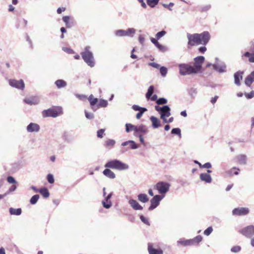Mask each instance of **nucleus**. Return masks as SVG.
I'll use <instances>...</instances> for the list:
<instances>
[{
    "label": "nucleus",
    "instance_id": "f257e3e1",
    "mask_svg": "<svg viewBox=\"0 0 254 254\" xmlns=\"http://www.w3.org/2000/svg\"><path fill=\"white\" fill-rule=\"evenodd\" d=\"M104 166L106 169L103 171V174L106 177L112 179L116 178V175L109 168L119 171H125L129 169V166L127 164L118 159H114L107 162Z\"/></svg>",
    "mask_w": 254,
    "mask_h": 254
},
{
    "label": "nucleus",
    "instance_id": "f03ea898",
    "mask_svg": "<svg viewBox=\"0 0 254 254\" xmlns=\"http://www.w3.org/2000/svg\"><path fill=\"white\" fill-rule=\"evenodd\" d=\"M188 45L191 46L202 44L205 45L209 41L210 36L208 32L204 31L201 34H187Z\"/></svg>",
    "mask_w": 254,
    "mask_h": 254
},
{
    "label": "nucleus",
    "instance_id": "7ed1b4c3",
    "mask_svg": "<svg viewBox=\"0 0 254 254\" xmlns=\"http://www.w3.org/2000/svg\"><path fill=\"white\" fill-rule=\"evenodd\" d=\"M81 57L87 65L91 67L95 65L94 56L90 46H86L81 53Z\"/></svg>",
    "mask_w": 254,
    "mask_h": 254
},
{
    "label": "nucleus",
    "instance_id": "20e7f679",
    "mask_svg": "<svg viewBox=\"0 0 254 254\" xmlns=\"http://www.w3.org/2000/svg\"><path fill=\"white\" fill-rule=\"evenodd\" d=\"M179 72L181 75H186L195 74L193 66L186 64H181L178 65Z\"/></svg>",
    "mask_w": 254,
    "mask_h": 254
},
{
    "label": "nucleus",
    "instance_id": "39448f33",
    "mask_svg": "<svg viewBox=\"0 0 254 254\" xmlns=\"http://www.w3.org/2000/svg\"><path fill=\"white\" fill-rule=\"evenodd\" d=\"M136 32V30L133 28H128L126 30L120 29L115 31V35L117 37L127 36L132 37Z\"/></svg>",
    "mask_w": 254,
    "mask_h": 254
},
{
    "label": "nucleus",
    "instance_id": "423d86ee",
    "mask_svg": "<svg viewBox=\"0 0 254 254\" xmlns=\"http://www.w3.org/2000/svg\"><path fill=\"white\" fill-rule=\"evenodd\" d=\"M171 185L169 183L165 182H159L154 186L160 194H165L170 189Z\"/></svg>",
    "mask_w": 254,
    "mask_h": 254
},
{
    "label": "nucleus",
    "instance_id": "0eeeda50",
    "mask_svg": "<svg viewBox=\"0 0 254 254\" xmlns=\"http://www.w3.org/2000/svg\"><path fill=\"white\" fill-rule=\"evenodd\" d=\"M62 114V109L61 108L57 109H49L44 110L42 112V116L44 118L48 117L56 118Z\"/></svg>",
    "mask_w": 254,
    "mask_h": 254
},
{
    "label": "nucleus",
    "instance_id": "6e6552de",
    "mask_svg": "<svg viewBox=\"0 0 254 254\" xmlns=\"http://www.w3.org/2000/svg\"><path fill=\"white\" fill-rule=\"evenodd\" d=\"M215 60V63L212 65L214 69L219 73L226 72V65L223 62L219 60L218 58H216Z\"/></svg>",
    "mask_w": 254,
    "mask_h": 254
},
{
    "label": "nucleus",
    "instance_id": "1a4fd4ad",
    "mask_svg": "<svg viewBox=\"0 0 254 254\" xmlns=\"http://www.w3.org/2000/svg\"><path fill=\"white\" fill-rule=\"evenodd\" d=\"M239 232L247 238H251L254 236V226L249 225L241 229Z\"/></svg>",
    "mask_w": 254,
    "mask_h": 254
},
{
    "label": "nucleus",
    "instance_id": "9d476101",
    "mask_svg": "<svg viewBox=\"0 0 254 254\" xmlns=\"http://www.w3.org/2000/svg\"><path fill=\"white\" fill-rule=\"evenodd\" d=\"M204 59H205L203 56H198L194 58L193 69H194V71L196 73L200 71L202 67V64L204 61Z\"/></svg>",
    "mask_w": 254,
    "mask_h": 254
},
{
    "label": "nucleus",
    "instance_id": "9b49d317",
    "mask_svg": "<svg viewBox=\"0 0 254 254\" xmlns=\"http://www.w3.org/2000/svg\"><path fill=\"white\" fill-rule=\"evenodd\" d=\"M164 195H156L151 200V205L149 207V210H152L156 208L159 204L160 201L164 198Z\"/></svg>",
    "mask_w": 254,
    "mask_h": 254
},
{
    "label": "nucleus",
    "instance_id": "f8f14e48",
    "mask_svg": "<svg viewBox=\"0 0 254 254\" xmlns=\"http://www.w3.org/2000/svg\"><path fill=\"white\" fill-rule=\"evenodd\" d=\"M9 85L18 89L23 90L25 87V84L23 80L22 79L16 80L15 79H10L9 80Z\"/></svg>",
    "mask_w": 254,
    "mask_h": 254
},
{
    "label": "nucleus",
    "instance_id": "ddd939ff",
    "mask_svg": "<svg viewBox=\"0 0 254 254\" xmlns=\"http://www.w3.org/2000/svg\"><path fill=\"white\" fill-rule=\"evenodd\" d=\"M249 209L245 207L236 208L233 210L232 214L234 215L242 216L248 214Z\"/></svg>",
    "mask_w": 254,
    "mask_h": 254
},
{
    "label": "nucleus",
    "instance_id": "4468645a",
    "mask_svg": "<svg viewBox=\"0 0 254 254\" xmlns=\"http://www.w3.org/2000/svg\"><path fill=\"white\" fill-rule=\"evenodd\" d=\"M40 129L39 125L36 123H31L26 127V130L28 132H37Z\"/></svg>",
    "mask_w": 254,
    "mask_h": 254
},
{
    "label": "nucleus",
    "instance_id": "2eb2a0df",
    "mask_svg": "<svg viewBox=\"0 0 254 254\" xmlns=\"http://www.w3.org/2000/svg\"><path fill=\"white\" fill-rule=\"evenodd\" d=\"M147 250L149 254H163V251L161 249H155L152 244H148Z\"/></svg>",
    "mask_w": 254,
    "mask_h": 254
},
{
    "label": "nucleus",
    "instance_id": "dca6fc26",
    "mask_svg": "<svg viewBox=\"0 0 254 254\" xmlns=\"http://www.w3.org/2000/svg\"><path fill=\"white\" fill-rule=\"evenodd\" d=\"M132 109L134 111H139V112L137 113L136 118L137 119H139L142 116L143 114L147 111L145 108L140 107L138 105H134L132 106Z\"/></svg>",
    "mask_w": 254,
    "mask_h": 254
},
{
    "label": "nucleus",
    "instance_id": "f3484780",
    "mask_svg": "<svg viewBox=\"0 0 254 254\" xmlns=\"http://www.w3.org/2000/svg\"><path fill=\"white\" fill-rule=\"evenodd\" d=\"M128 203L131 207L135 210H142L143 207L135 199H130L128 201Z\"/></svg>",
    "mask_w": 254,
    "mask_h": 254
},
{
    "label": "nucleus",
    "instance_id": "a211bd4d",
    "mask_svg": "<svg viewBox=\"0 0 254 254\" xmlns=\"http://www.w3.org/2000/svg\"><path fill=\"white\" fill-rule=\"evenodd\" d=\"M122 146H126L128 145V148L135 149L138 148V145L133 140H128L122 143Z\"/></svg>",
    "mask_w": 254,
    "mask_h": 254
},
{
    "label": "nucleus",
    "instance_id": "6ab92c4d",
    "mask_svg": "<svg viewBox=\"0 0 254 254\" xmlns=\"http://www.w3.org/2000/svg\"><path fill=\"white\" fill-rule=\"evenodd\" d=\"M243 71H237L234 74L235 83L238 86L240 85V81L242 79Z\"/></svg>",
    "mask_w": 254,
    "mask_h": 254
},
{
    "label": "nucleus",
    "instance_id": "aec40b11",
    "mask_svg": "<svg viewBox=\"0 0 254 254\" xmlns=\"http://www.w3.org/2000/svg\"><path fill=\"white\" fill-rule=\"evenodd\" d=\"M200 179L206 183H210L212 182L211 176L207 173H202L200 175Z\"/></svg>",
    "mask_w": 254,
    "mask_h": 254
},
{
    "label": "nucleus",
    "instance_id": "412c9836",
    "mask_svg": "<svg viewBox=\"0 0 254 254\" xmlns=\"http://www.w3.org/2000/svg\"><path fill=\"white\" fill-rule=\"evenodd\" d=\"M150 120L152 123V126L154 128H157L161 126L160 121L154 116H151Z\"/></svg>",
    "mask_w": 254,
    "mask_h": 254
},
{
    "label": "nucleus",
    "instance_id": "4be33fe9",
    "mask_svg": "<svg viewBox=\"0 0 254 254\" xmlns=\"http://www.w3.org/2000/svg\"><path fill=\"white\" fill-rule=\"evenodd\" d=\"M254 81V71L252 72L245 79V83L248 86H250Z\"/></svg>",
    "mask_w": 254,
    "mask_h": 254
},
{
    "label": "nucleus",
    "instance_id": "5701e85b",
    "mask_svg": "<svg viewBox=\"0 0 254 254\" xmlns=\"http://www.w3.org/2000/svg\"><path fill=\"white\" fill-rule=\"evenodd\" d=\"M24 101L26 104L31 105H37L40 102L39 99L38 98H36V97H33L31 98L25 99L24 100Z\"/></svg>",
    "mask_w": 254,
    "mask_h": 254
},
{
    "label": "nucleus",
    "instance_id": "b1692460",
    "mask_svg": "<svg viewBox=\"0 0 254 254\" xmlns=\"http://www.w3.org/2000/svg\"><path fill=\"white\" fill-rule=\"evenodd\" d=\"M202 240L200 235H198L193 239H190V246L197 245Z\"/></svg>",
    "mask_w": 254,
    "mask_h": 254
},
{
    "label": "nucleus",
    "instance_id": "393cba45",
    "mask_svg": "<svg viewBox=\"0 0 254 254\" xmlns=\"http://www.w3.org/2000/svg\"><path fill=\"white\" fill-rule=\"evenodd\" d=\"M162 109V111L161 112V113H160V116H161V115H163L164 116V117H168L171 115V110L170 107L168 105H165L163 106Z\"/></svg>",
    "mask_w": 254,
    "mask_h": 254
},
{
    "label": "nucleus",
    "instance_id": "a878e982",
    "mask_svg": "<svg viewBox=\"0 0 254 254\" xmlns=\"http://www.w3.org/2000/svg\"><path fill=\"white\" fill-rule=\"evenodd\" d=\"M237 161L240 164H246L247 162V156L245 155L241 154L236 157Z\"/></svg>",
    "mask_w": 254,
    "mask_h": 254
},
{
    "label": "nucleus",
    "instance_id": "bb28decb",
    "mask_svg": "<svg viewBox=\"0 0 254 254\" xmlns=\"http://www.w3.org/2000/svg\"><path fill=\"white\" fill-rule=\"evenodd\" d=\"M55 84L59 89L64 88L67 85L66 82L63 79H58L56 80Z\"/></svg>",
    "mask_w": 254,
    "mask_h": 254
},
{
    "label": "nucleus",
    "instance_id": "cd10ccee",
    "mask_svg": "<svg viewBox=\"0 0 254 254\" xmlns=\"http://www.w3.org/2000/svg\"><path fill=\"white\" fill-rule=\"evenodd\" d=\"M178 246L182 245L183 246H190V240L184 239H180L177 242Z\"/></svg>",
    "mask_w": 254,
    "mask_h": 254
},
{
    "label": "nucleus",
    "instance_id": "c85d7f7f",
    "mask_svg": "<svg viewBox=\"0 0 254 254\" xmlns=\"http://www.w3.org/2000/svg\"><path fill=\"white\" fill-rule=\"evenodd\" d=\"M148 132L147 127L144 125H140L138 126L137 133L146 134Z\"/></svg>",
    "mask_w": 254,
    "mask_h": 254
},
{
    "label": "nucleus",
    "instance_id": "c756f323",
    "mask_svg": "<svg viewBox=\"0 0 254 254\" xmlns=\"http://www.w3.org/2000/svg\"><path fill=\"white\" fill-rule=\"evenodd\" d=\"M137 198L139 201L143 203L147 202L149 200V198L147 194L145 193L139 194L137 196Z\"/></svg>",
    "mask_w": 254,
    "mask_h": 254
},
{
    "label": "nucleus",
    "instance_id": "7c9ffc66",
    "mask_svg": "<svg viewBox=\"0 0 254 254\" xmlns=\"http://www.w3.org/2000/svg\"><path fill=\"white\" fill-rule=\"evenodd\" d=\"M9 213L11 215H20L22 213V210L21 208H13L11 207L9 208Z\"/></svg>",
    "mask_w": 254,
    "mask_h": 254
},
{
    "label": "nucleus",
    "instance_id": "2f4dec72",
    "mask_svg": "<svg viewBox=\"0 0 254 254\" xmlns=\"http://www.w3.org/2000/svg\"><path fill=\"white\" fill-rule=\"evenodd\" d=\"M70 17L68 16H64L63 17V21L65 23V25L68 28H70L72 25V22H70Z\"/></svg>",
    "mask_w": 254,
    "mask_h": 254
},
{
    "label": "nucleus",
    "instance_id": "473e14b6",
    "mask_svg": "<svg viewBox=\"0 0 254 254\" xmlns=\"http://www.w3.org/2000/svg\"><path fill=\"white\" fill-rule=\"evenodd\" d=\"M39 192L45 198H47L50 195L49 192L47 188H44L41 189L39 190Z\"/></svg>",
    "mask_w": 254,
    "mask_h": 254
},
{
    "label": "nucleus",
    "instance_id": "72a5a7b5",
    "mask_svg": "<svg viewBox=\"0 0 254 254\" xmlns=\"http://www.w3.org/2000/svg\"><path fill=\"white\" fill-rule=\"evenodd\" d=\"M102 204L104 207L108 209L111 207L112 202L111 200L106 199V198L105 197V199L102 201Z\"/></svg>",
    "mask_w": 254,
    "mask_h": 254
},
{
    "label": "nucleus",
    "instance_id": "f704fd0d",
    "mask_svg": "<svg viewBox=\"0 0 254 254\" xmlns=\"http://www.w3.org/2000/svg\"><path fill=\"white\" fill-rule=\"evenodd\" d=\"M154 92V86L151 85L149 86L147 92L146 93V98L147 100L149 99Z\"/></svg>",
    "mask_w": 254,
    "mask_h": 254
},
{
    "label": "nucleus",
    "instance_id": "c9c22d12",
    "mask_svg": "<svg viewBox=\"0 0 254 254\" xmlns=\"http://www.w3.org/2000/svg\"><path fill=\"white\" fill-rule=\"evenodd\" d=\"M116 141L114 139H108L105 142V146L106 147L112 148L115 144Z\"/></svg>",
    "mask_w": 254,
    "mask_h": 254
},
{
    "label": "nucleus",
    "instance_id": "e433bc0d",
    "mask_svg": "<svg viewBox=\"0 0 254 254\" xmlns=\"http://www.w3.org/2000/svg\"><path fill=\"white\" fill-rule=\"evenodd\" d=\"M88 100L91 106H94L98 102L97 98H94L92 94L89 96Z\"/></svg>",
    "mask_w": 254,
    "mask_h": 254
},
{
    "label": "nucleus",
    "instance_id": "4c0bfd02",
    "mask_svg": "<svg viewBox=\"0 0 254 254\" xmlns=\"http://www.w3.org/2000/svg\"><path fill=\"white\" fill-rule=\"evenodd\" d=\"M159 1V0H147V3L151 7H154L158 4Z\"/></svg>",
    "mask_w": 254,
    "mask_h": 254
},
{
    "label": "nucleus",
    "instance_id": "58836bf2",
    "mask_svg": "<svg viewBox=\"0 0 254 254\" xmlns=\"http://www.w3.org/2000/svg\"><path fill=\"white\" fill-rule=\"evenodd\" d=\"M197 90L194 88H191L189 90V95L193 98H194L195 97V96L197 94Z\"/></svg>",
    "mask_w": 254,
    "mask_h": 254
},
{
    "label": "nucleus",
    "instance_id": "ea45409f",
    "mask_svg": "<svg viewBox=\"0 0 254 254\" xmlns=\"http://www.w3.org/2000/svg\"><path fill=\"white\" fill-rule=\"evenodd\" d=\"M39 198V195L38 194H35L33 195L30 199V202L32 204H35L37 203Z\"/></svg>",
    "mask_w": 254,
    "mask_h": 254
},
{
    "label": "nucleus",
    "instance_id": "a19ab883",
    "mask_svg": "<svg viewBox=\"0 0 254 254\" xmlns=\"http://www.w3.org/2000/svg\"><path fill=\"white\" fill-rule=\"evenodd\" d=\"M171 133L174 134L178 135L180 137H181V130L179 128H174L171 130Z\"/></svg>",
    "mask_w": 254,
    "mask_h": 254
},
{
    "label": "nucleus",
    "instance_id": "79ce46f5",
    "mask_svg": "<svg viewBox=\"0 0 254 254\" xmlns=\"http://www.w3.org/2000/svg\"><path fill=\"white\" fill-rule=\"evenodd\" d=\"M167 68L165 66H161L160 68V72L163 77H165L167 73Z\"/></svg>",
    "mask_w": 254,
    "mask_h": 254
},
{
    "label": "nucleus",
    "instance_id": "37998d69",
    "mask_svg": "<svg viewBox=\"0 0 254 254\" xmlns=\"http://www.w3.org/2000/svg\"><path fill=\"white\" fill-rule=\"evenodd\" d=\"M166 34V32L164 30H162L160 32L157 33L155 35L156 38L157 40L160 39L161 38L165 36Z\"/></svg>",
    "mask_w": 254,
    "mask_h": 254
},
{
    "label": "nucleus",
    "instance_id": "c03bdc74",
    "mask_svg": "<svg viewBox=\"0 0 254 254\" xmlns=\"http://www.w3.org/2000/svg\"><path fill=\"white\" fill-rule=\"evenodd\" d=\"M133 127H134V125L131 124H129V123L126 124V131L127 132H129L131 131H132Z\"/></svg>",
    "mask_w": 254,
    "mask_h": 254
},
{
    "label": "nucleus",
    "instance_id": "a18cd8bd",
    "mask_svg": "<svg viewBox=\"0 0 254 254\" xmlns=\"http://www.w3.org/2000/svg\"><path fill=\"white\" fill-rule=\"evenodd\" d=\"M108 104V103L107 100L101 99L98 104V106L99 107H106L107 106Z\"/></svg>",
    "mask_w": 254,
    "mask_h": 254
},
{
    "label": "nucleus",
    "instance_id": "49530a36",
    "mask_svg": "<svg viewBox=\"0 0 254 254\" xmlns=\"http://www.w3.org/2000/svg\"><path fill=\"white\" fill-rule=\"evenodd\" d=\"M85 115L87 119L91 120L94 117V114L92 113L88 112L86 110H85Z\"/></svg>",
    "mask_w": 254,
    "mask_h": 254
},
{
    "label": "nucleus",
    "instance_id": "de8ad7c7",
    "mask_svg": "<svg viewBox=\"0 0 254 254\" xmlns=\"http://www.w3.org/2000/svg\"><path fill=\"white\" fill-rule=\"evenodd\" d=\"M167 102V99L164 98H160L156 101V103L158 105L165 104Z\"/></svg>",
    "mask_w": 254,
    "mask_h": 254
},
{
    "label": "nucleus",
    "instance_id": "09e8293b",
    "mask_svg": "<svg viewBox=\"0 0 254 254\" xmlns=\"http://www.w3.org/2000/svg\"><path fill=\"white\" fill-rule=\"evenodd\" d=\"M213 231V228L211 226L208 227L204 231V234L206 236H209Z\"/></svg>",
    "mask_w": 254,
    "mask_h": 254
},
{
    "label": "nucleus",
    "instance_id": "8fccbe9b",
    "mask_svg": "<svg viewBox=\"0 0 254 254\" xmlns=\"http://www.w3.org/2000/svg\"><path fill=\"white\" fill-rule=\"evenodd\" d=\"M155 46H156V47H157V48H158L160 51H162V52H165V51H166V50H167L166 48L164 46H163V45H161V44H159V43H158L156 44V45H155Z\"/></svg>",
    "mask_w": 254,
    "mask_h": 254
},
{
    "label": "nucleus",
    "instance_id": "3c124183",
    "mask_svg": "<svg viewBox=\"0 0 254 254\" xmlns=\"http://www.w3.org/2000/svg\"><path fill=\"white\" fill-rule=\"evenodd\" d=\"M47 180L49 183L53 184L55 181L53 175L51 174H48L47 175Z\"/></svg>",
    "mask_w": 254,
    "mask_h": 254
},
{
    "label": "nucleus",
    "instance_id": "603ef678",
    "mask_svg": "<svg viewBox=\"0 0 254 254\" xmlns=\"http://www.w3.org/2000/svg\"><path fill=\"white\" fill-rule=\"evenodd\" d=\"M241 250V248L239 246H236L232 247L231 249V251L233 253H238Z\"/></svg>",
    "mask_w": 254,
    "mask_h": 254
},
{
    "label": "nucleus",
    "instance_id": "864d4df0",
    "mask_svg": "<svg viewBox=\"0 0 254 254\" xmlns=\"http://www.w3.org/2000/svg\"><path fill=\"white\" fill-rule=\"evenodd\" d=\"M75 96L79 100L82 101L85 100L87 99V96L83 94H76Z\"/></svg>",
    "mask_w": 254,
    "mask_h": 254
},
{
    "label": "nucleus",
    "instance_id": "5fc2aeb1",
    "mask_svg": "<svg viewBox=\"0 0 254 254\" xmlns=\"http://www.w3.org/2000/svg\"><path fill=\"white\" fill-rule=\"evenodd\" d=\"M104 131H105L104 129H99L97 132V137L99 138H102L103 136V134L104 133Z\"/></svg>",
    "mask_w": 254,
    "mask_h": 254
},
{
    "label": "nucleus",
    "instance_id": "6e6d98bb",
    "mask_svg": "<svg viewBox=\"0 0 254 254\" xmlns=\"http://www.w3.org/2000/svg\"><path fill=\"white\" fill-rule=\"evenodd\" d=\"M62 50L68 53V54H73L74 53V52L73 51V50H72L71 49L69 48H67V47H63L62 48Z\"/></svg>",
    "mask_w": 254,
    "mask_h": 254
},
{
    "label": "nucleus",
    "instance_id": "4d7b16f0",
    "mask_svg": "<svg viewBox=\"0 0 254 254\" xmlns=\"http://www.w3.org/2000/svg\"><path fill=\"white\" fill-rule=\"evenodd\" d=\"M7 181L9 184H15L16 183L15 179L12 176H8Z\"/></svg>",
    "mask_w": 254,
    "mask_h": 254
},
{
    "label": "nucleus",
    "instance_id": "13d9d810",
    "mask_svg": "<svg viewBox=\"0 0 254 254\" xmlns=\"http://www.w3.org/2000/svg\"><path fill=\"white\" fill-rule=\"evenodd\" d=\"M245 95L247 99H251L254 97V91H252L249 93H245Z\"/></svg>",
    "mask_w": 254,
    "mask_h": 254
},
{
    "label": "nucleus",
    "instance_id": "bf43d9fd",
    "mask_svg": "<svg viewBox=\"0 0 254 254\" xmlns=\"http://www.w3.org/2000/svg\"><path fill=\"white\" fill-rule=\"evenodd\" d=\"M140 219H141V220L145 224L148 225H149L150 224H149V221L148 220L147 218L144 217L143 215H140Z\"/></svg>",
    "mask_w": 254,
    "mask_h": 254
},
{
    "label": "nucleus",
    "instance_id": "052dcab7",
    "mask_svg": "<svg viewBox=\"0 0 254 254\" xmlns=\"http://www.w3.org/2000/svg\"><path fill=\"white\" fill-rule=\"evenodd\" d=\"M174 5V3L173 2H170L168 4H165V3L163 4V6L164 7L168 8L170 11H171L172 10V8H171V6H173Z\"/></svg>",
    "mask_w": 254,
    "mask_h": 254
},
{
    "label": "nucleus",
    "instance_id": "680f3d73",
    "mask_svg": "<svg viewBox=\"0 0 254 254\" xmlns=\"http://www.w3.org/2000/svg\"><path fill=\"white\" fill-rule=\"evenodd\" d=\"M212 166L210 163L207 162L202 165L201 168L209 169L211 168Z\"/></svg>",
    "mask_w": 254,
    "mask_h": 254
},
{
    "label": "nucleus",
    "instance_id": "e2e57ef3",
    "mask_svg": "<svg viewBox=\"0 0 254 254\" xmlns=\"http://www.w3.org/2000/svg\"><path fill=\"white\" fill-rule=\"evenodd\" d=\"M149 65L155 68H159L160 67V65L155 63H150Z\"/></svg>",
    "mask_w": 254,
    "mask_h": 254
},
{
    "label": "nucleus",
    "instance_id": "0e129e2a",
    "mask_svg": "<svg viewBox=\"0 0 254 254\" xmlns=\"http://www.w3.org/2000/svg\"><path fill=\"white\" fill-rule=\"evenodd\" d=\"M17 188V186L15 185H12L8 190V192H11L14 191Z\"/></svg>",
    "mask_w": 254,
    "mask_h": 254
},
{
    "label": "nucleus",
    "instance_id": "69168bd1",
    "mask_svg": "<svg viewBox=\"0 0 254 254\" xmlns=\"http://www.w3.org/2000/svg\"><path fill=\"white\" fill-rule=\"evenodd\" d=\"M234 171L233 172V174L234 175H237L239 174V169L238 168H236L234 167L231 170V172H232V171Z\"/></svg>",
    "mask_w": 254,
    "mask_h": 254
},
{
    "label": "nucleus",
    "instance_id": "338daca9",
    "mask_svg": "<svg viewBox=\"0 0 254 254\" xmlns=\"http://www.w3.org/2000/svg\"><path fill=\"white\" fill-rule=\"evenodd\" d=\"M218 98V96H215L213 98H212L211 100V103L213 104H215Z\"/></svg>",
    "mask_w": 254,
    "mask_h": 254
},
{
    "label": "nucleus",
    "instance_id": "774afa93",
    "mask_svg": "<svg viewBox=\"0 0 254 254\" xmlns=\"http://www.w3.org/2000/svg\"><path fill=\"white\" fill-rule=\"evenodd\" d=\"M249 61L251 63H254V53H252L251 57L249 58Z\"/></svg>",
    "mask_w": 254,
    "mask_h": 254
}]
</instances>
